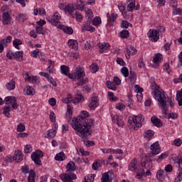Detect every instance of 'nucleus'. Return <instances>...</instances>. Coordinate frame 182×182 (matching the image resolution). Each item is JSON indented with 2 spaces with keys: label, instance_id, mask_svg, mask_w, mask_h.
Wrapping results in <instances>:
<instances>
[{
  "label": "nucleus",
  "instance_id": "obj_23",
  "mask_svg": "<svg viewBox=\"0 0 182 182\" xmlns=\"http://www.w3.org/2000/svg\"><path fill=\"white\" fill-rule=\"evenodd\" d=\"M14 59H16V60H18V62H21V60H23V51L15 52Z\"/></svg>",
  "mask_w": 182,
  "mask_h": 182
},
{
  "label": "nucleus",
  "instance_id": "obj_47",
  "mask_svg": "<svg viewBox=\"0 0 182 182\" xmlns=\"http://www.w3.org/2000/svg\"><path fill=\"white\" fill-rule=\"evenodd\" d=\"M121 73L123 75L124 77H129V69L127 67H123L121 69Z\"/></svg>",
  "mask_w": 182,
  "mask_h": 182
},
{
  "label": "nucleus",
  "instance_id": "obj_38",
  "mask_svg": "<svg viewBox=\"0 0 182 182\" xmlns=\"http://www.w3.org/2000/svg\"><path fill=\"white\" fill-rule=\"evenodd\" d=\"M3 110V114H4L6 117H11V114H9L11 108L9 107H4Z\"/></svg>",
  "mask_w": 182,
  "mask_h": 182
},
{
  "label": "nucleus",
  "instance_id": "obj_2",
  "mask_svg": "<svg viewBox=\"0 0 182 182\" xmlns=\"http://www.w3.org/2000/svg\"><path fill=\"white\" fill-rule=\"evenodd\" d=\"M154 98L158 102V105L162 110L163 114L168 117V119H177L176 113H168V105L171 107L174 106V99L171 97H166V94L163 90H160V87L157 85H153Z\"/></svg>",
  "mask_w": 182,
  "mask_h": 182
},
{
  "label": "nucleus",
  "instance_id": "obj_51",
  "mask_svg": "<svg viewBox=\"0 0 182 182\" xmlns=\"http://www.w3.org/2000/svg\"><path fill=\"white\" fill-rule=\"evenodd\" d=\"M146 173L144 172V169H140L139 171H137V174H136V178H141L143 176H144Z\"/></svg>",
  "mask_w": 182,
  "mask_h": 182
},
{
  "label": "nucleus",
  "instance_id": "obj_10",
  "mask_svg": "<svg viewBox=\"0 0 182 182\" xmlns=\"http://www.w3.org/2000/svg\"><path fill=\"white\" fill-rule=\"evenodd\" d=\"M127 53L125 54L127 60L130 59L131 56H134L137 54V50L133 46H127L125 48Z\"/></svg>",
  "mask_w": 182,
  "mask_h": 182
},
{
  "label": "nucleus",
  "instance_id": "obj_29",
  "mask_svg": "<svg viewBox=\"0 0 182 182\" xmlns=\"http://www.w3.org/2000/svg\"><path fill=\"white\" fill-rule=\"evenodd\" d=\"M60 72L63 75H65V76H69V67L65 65H61Z\"/></svg>",
  "mask_w": 182,
  "mask_h": 182
},
{
  "label": "nucleus",
  "instance_id": "obj_8",
  "mask_svg": "<svg viewBox=\"0 0 182 182\" xmlns=\"http://www.w3.org/2000/svg\"><path fill=\"white\" fill-rule=\"evenodd\" d=\"M161 31V30L160 29H150L148 35H149V41H151V42H157V41H159V39H160V32Z\"/></svg>",
  "mask_w": 182,
  "mask_h": 182
},
{
  "label": "nucleus",
  "instance_id": "obj_25",
  "mask_svg": "<svg viewBox=\"0 0 182 182\" xmlns=\"http://www.w3.org/2000/svg\"><path fill=\"white\" fill-rule=\"evenodd\" d=\"M151 122L154 124V126H156V127H161V121L160 119L157 118V117H152L151 118Z\"/></svg>",
  "mask_w": 182,
  "mask_h": 182
},
{
  "label": "nucleus",
  "instance_id": "obj_48",
  "mask_svg": "<svg viewBox=\"0 0 182 182\" xmlns=\"http://www.w3.org/2000/svg\"><path fill=\"white\" fill-rule=\"evenodd\" d=\"M117 19V14H114V13H112L108 18V22H114Z\"/></svg>",
  "mask_w": 182,
  "mask_h": 182
},
{
  "label": "nucleus",
  "instance_id": "obj_60",
  "mask_svg": "<svg viewBox=\"0 0 182 182\" xmlns=\"http://www.w3.org/2000/svg\"><path fill=\"white\" fill-rule=\"evenodd\" d=\"M116 108L118 110H124L126 109V106L122 103H119L117 105Z\"/></svg>",
  "mask_w": 182,
  "mask_h": 182
},
{
  "label": "nucleus",
  "instance_id": "obj_18",
  "mask_svg": "<svg viewBox=\"0 0 182 182\" xmlns=\"http://www.w3.org/2000/svg\"><path fill=\"white\" fill-rule=\"evenodd\" d=\"M83 102H85V97L80 94L77 95L73 99V103L74 105H79V103H83Z\"/></svg>",
  "mask_w": 182,
  "mask_h": 182
},
{
  "label": "nucleus",
  "instance_id": "obj_6",
  "mask_svg": "<svg viewBox=\"0 0 182 182\" xmlns=\"http://www.w3.org/2000/svg\"><path fill=\"white\" fill-rule=\"evenodd\" d=\"M150 149L151 151V154H146L145 157L150 159V157H153V156H156L161 151V149L160 148V145L159 142L154 143L151 145Z\"/></svg>",
  "mask_w": 182,
  "mask_h": 182
},
{
  "label": "nucleus",
  "instance_id": "obj_20",
  "mask_svg": "<svg viewBox=\"0 0 182 182\" xmlns=\"http://www.w3.org/2000/svg\"><path fill=\"white\" fill-rule=\"evenodd\" d=\"M84 11L86 14L87 21H88V22H92V19H93V12H92V10L87 8Z\"/></svg>",
  "mask_w": 182,
  "mask_h": 182
},
{
  "label": "nucleus",
  "instance_id": "obj_21",
  "mask_svg": "<svg viewBox=\"0 0 182 182\" xmlns=\"http://www.w3.org/2000/svg\"><path fill=\"white\" fill-rule=\"evenodd\" d=\"M24 92H25L26 95H27L28 96H33V95H35L33 87H32L29 85H26Z\"/></svg>",
  "mask_w": 182,
  "mask_h": 182
},
{
  "label": "nucleus",
  "instance_id": "obj_35",
  "mask_svg": "<svg viewBox=\"0 0 182 182\" xmlns=\"http://www.w3.org/2000/svg\"><path fill=\"white\" fill-rule=\"evenodd\" d=\"M56 136V132L55 131H53L52 129H50L48 131V133L45 135V137L46 139H53Z\"/></svg>",
  "mask_w": 182,
  "mask_h": 182
},
{
  "label": "nucleus",
  "instance_id": "obj_43",
  "mask_svg": "<svg viewBox=\"0 0 182 182\" xmlns=\"http://www.w3.org/2000/svg\"><path fill=\"white\" fill-rule=\"evenodd\" d=\"M102 23V19L99 16H96L92 21V25L97 26Z\"/></svg>",
  "mask_w": 182,
  "mask_h": 182
},
{
  "label": "nucleus",
  "instance_id": "obj_9",
  "mask_svg": "<svg viewBox=\"0 0 182 182\" xmlns=\"http://www.w3.org/2000/svg\"><path fill=\"white\" fill-rule=\"evenodd\" d=\"M60 178L63 182H73V180L77 178L76 174L73 173H62L60 175Z\"/></svg>",
  "mask_w": 182,
  "mask_h": 182
},
{
  "label": "nucleus",
  "instance_id": "obj_4",
  "mask_svg": "<svg viewBox=\"0 0 182 182\" xmlns=\"http://www.w3.org/2000/svg\"><path fill=\"white\" fill-rule=\"evenodd\" d=\"M144 122V117H143V115L133 116L130 124L131 126H133L134 130H139L141 126V123Z\"/></svg>",
  "mask_w": 182,
  "mask_h": 182
},
{
  "label": "nucleus",
  "instance_id": "obj_40",
  "mask_svg": "<svg viewBox=\"0 0 182 182\" xmlns=\"http://www.w3.org/2000/svg\"><path fill=\"white\" fill-rule=\"evenodd\" d=\"M101 181L102 182H112V179H110V176L107 173H105L102 175Z\"/></svg>",
  "mask_w": 182,
  "mask_h": 182
},
{
  "label": "nucleus",
  "instance_id": "obj_49",
  "mask_svg": "<svg viewBox=\"0 0 182 182\" xmlns=\"http://www.w3.org/2000/svg\"><path fill=\"white\" fill-rule=\"evenodd\" d=\"M129 36V31L123 30L120 32V38L126 39Z\"/></svg>",
  "mask_w": 182,
  "mask_h": 182
},
{
  "label": "nucleus",
  "instance_id": "obj_24",
  "mask_svg": "<svg viewBox=\"0 0 182 182\" xmlns=\"http://www.w3.org/2000/svg\"><path fill=\"white\" fill-rule=\"evenodd\" d=\"M60 29H61L62 31H63V32L68 33V35H72V33H73V29L69 26H60Z\"/></svg>",
  "mask_w": 182,
  "mask_h": 182
},
{
  "label": "nucleus",
  "instance_id": "obj_13",
  "mask_svg": "<svg viewBox=\"0 0 182 182\" xmlns=\"http://www.w3.org/2000/svg\"><path fill=\"white\" fill-rule=\"evenodd\" d=\"M48 22H50L51 25L56 26V25L60 22V14H59L58 12H55L53 18L51 19H48Z\"/></svg>",
  "mask_w": 182,
  "mask_h": 182
},
{
  "label": "nucleus",
  "instance_id": "obj_62",
  "mask_svg": "<svg viewBox=\"0 0 182 182\" xmlns=\"http://www.w3.org/2000/svg\"><path fill=\"white\" fill-rule=\"evenodd\" d=\"M38 55H39V49H36L31 51L32 58H38Z\"/></svg>",
  "mask_w": 182,
  "mask_h": 182
},
{
  "label": "nucleus",
  "instance_id": "obj_64",
  "mask_svg": "<svg viewBox=\"0 0 182 182\" xmlns=\"http://www.w3.org/2000/svg\"><path fill=\"white\" fill-rule=\"evenodd\" d=\"M182 180V171H179L176 178L175 179V182H181Z\"/></svg>",
  "mask_w": 182,
  "mask_h": 182
},
{
  "label": "nucleus",
  "instance_id": "obj_55",
  "mask_svg": "<svg viewBox=\"0 0 182 182\" xmlns=\"http://www.w3.org/2000/svg\"><path fill=\"white\" fill-rule=\"evenodd\" d=\"M17 132L22 133L25 132V124L20 123L17 127Z\"/></svg>",
  "mask_w": 182,
  "mask_h": 182
},
{
  "label": "nucleus",
  "instance_id": "obj_61",
  "mask_svg": "<svg viewBox=\"0 0 182 182\" xmlns=\"http://www.w3.org/2000/svg\"><path fill=\"white\" fill-rule=\"evenodd\" d=\"M21 171L23 172V173H25V174H28V173H29V166H23L22 167H21Z\"/></svg>",
  "mask_w": 182,
  "mask_h": 182
},
{
  "label": "nucleus",
  "instance_id": "obj_56",
  "mask_svg": "<svg viewBox=\"0 0 182 182\" xmlns=\"http://www.w3.org/2000/svg\"><path fill=\"white\" fill-rule=\"evenodd\" d=\"M6 56L8 59H10L11 60H12V59H15V54L12 50L9 51L6 53Z\"/></svg>",
  "mask_w": 182,
  "mask_h": 182
},
{
  "label": "nucleus",
  "instance_id": "obj_16",
  "mask_svg": "<svg viewBox=\"0 0 182 182\" xmlns=\"http://www.w3.org/2000/svg\"><path fill=\"white\" fill-rule=\"evenodd\" d=\"M98 46L100 48V53H104L105 50H108V49H110V45L108 43H100L98 44Z\"/></svg>",
  "mask_w": 182,
  "mask_h": 182
},
{
  "label": "nucleus",
  "instance_id": "obj_26",
  "mask_svg": "<svg viewBox=\"0 0 182 182\" xmlns=\"http://www.w3.org/2000/svg\"><path fill=\"white\" fill-rule=\"evenodd\" d=\"M34 15H40L41 16H46V12L45 11V9H34Z\"/></svg>",
  "mask_w": 182,
  "mask_h": 182
},
{
  "label": "nucleus",
  "instance_id": "obj_44",
  "mask_svg": "<svg viewBox=\"0 0 182 182\" xmlns=\"http://www.w3.org/2000/svg\"><path fill=\"white\" fill-rule=\"evenodd\" d=\"M90 69L92 72V73H96V72H97V70H99V66H97V64L94 63L90 66Z\"/></svg>",
  "mask_w": 182,
  "mask_h": 182
},
{
  "label": "nucleus",
  "instance_id": "obj_45",
  "mask_svg": "<svg viewBox=\"0 0 182 182\" xmlns=\"http://www.w3.org/2000/svg\"><path fill=\"white\" fill-rule=\"evenodd\" d=\"M95 181V175L90 174L85 177V182H93Z\"/></svg>",
  "mask_w": 182,
  "mask_h": 182
},
{
  "label": "nucleus",
  "instance_id": "obj_37",
  "mask_svg": "<svg viewBox=\"0 0 182 182\" xmlns=\"http://www.w3.org/2000/svg\"><path fill=\"white\" fill-rule=\"evenodd\" d=\"M154 136V131L149 129L144 134V136L146 139H150Z\"/></svg>",
  "mask_w": 182,
  "mask_h": 182
},
{
  "label": "nucleus",
  "instance_id": "obj_46",
  "mask_svg": "<svg viewBox=\"0 0 182 182\" xmlns=\"http://www.w3.org/2000/svg\"><path fill=\"white\" fill-rule=\"evenodd\" d=\"M27 180L28 182H35V172L33 171H30Z\"/></svg>",
  "mask_w": 182,
  "mask_h": 182
},
{
  "label": "nucleus",
  "instance_id": "obj_53",
  "mask_svg": "<svg viewBox=\"0 0 182 182\" xmlns=\"http://www.w3.org/2000/svg\"><path fill=\"white\" fill-rule=\"evenodd\" d=\"M168 155L167 154V153H163L161 154L159 157L158 159H156V161L158 163H160V161H161L163 160V159H166V157L168 156Z\"/></svg>",
  "mask_w": 182,
  "mask_h": 182
},
{
  "label": "nucleus",
  "instance_id": "obj_1",
  "mask_svg": "<svg viewBox=\"0 0 182 182\" xmlns=\"http://www.w3.org/2000/svg\"><path fill=\"white\" fill-rule=\"evenodd\" d=\"M89 112L82 111L81 115L75 119H73L71 126L75 131L76 134L82 137V140H87L92 136V127L93 126V119H87Z\"/></svg>",
  "mask_w": 182,
  "mask_h": 182
},
{
  "label": "nucleus",
  "instance_id": "obj_33",
  "mask_svg": "<svg viewBox=\"0 0 182 182\" xmlns=\"http://www.w3.org/2000/svg\"><path fill=\"white\" fill-rule=\"evenodd\" d=\"M162 59H163V55H161V54L160 53H158L155 55L152 62H154V63H159V62H161Z\"/></svg>",
  "mask_w": 182,
  "mask_h": 182
},
{
  "label": "nucleus",
  "instance_id": "obj_42",
  "mask_svg": "<svg viewBox=\"0 0 182 182\" xmlns=\"http://www.w3.org/2000/svg\"><path fill=\"white\" fill-rule=\"evenodd\" d=\"M13 45L16 49H19V45H22V41L21 39L16 38L13 41Z\"/></svg>",
  "mask_w": 182,
  "mask_h": 182
},
{
  "label": "nucleus",
  "instance_id": "obj_34",
  "mask_svg": "<svg viewBox=\"0 0 182 182\" xmlns=\"http://www.w3.org/2000/svg\"><path fill=\"white\" fill-rule=\"evenodd\" d=\"M73 18H75L76 21L78 22H82L83 20V16H82V14L78 11H76L75 14L73 15Z\"/></svg>",
  "mask_w": 182,
  "mask_h": 182
},
{
  "label": "nucleus",
  "instance_id": "obj_31",
  "mask_svg": "<svg viewBox=\"0 0 182 182\" xmlns=\"http://www.w3.org/2000/svg\"><path fill=\"white\" fill-rule=\"evenodd\" d=\"M176 100L179 106H182V88L176 92Z\"/></svg>",
  "mask_w": 182,
  "mask_h": 182
},
{
  "label": "nucleus",
  "instance_id": "obj_7",
  "mask_svg": "<svg viewBox=\"0 0 182 182\" xmlns=\"http://www.w3.org/2000/svg\"><path fill=\"white\" fill-rule=\"evenodd\" d=\"M4 103L7 105V106H11L13 110L18 109V102H16V98L14 96L6 97Z\"/></svg>",
  "mask_w": 182,
  "mask_h": 182
},
{
  "label": "nucleus",
  "instance_id": "obj_22",
  "mask_svg": "<svg viewBox=\"0 0 182 182\" xmlns=\"http://www.w3.org/2000/svg\"><path fill=\"white\" fill-rule=\"evenodd\" d=\"M67 168V173H70L72 171H75L76 170V166H75V162L70 161L66 166Z\"/></svg>",
  "mask_w": 182,
  "mask_h": 182
},
{
  "label": "nucleus",
  "instance_id": "obj_63",
  "mask_svg": "<svg viewBox=\"0 0 182 182\" xmlns=\"http://www.w3.org/2000/svg\"><path fill=\"white\" fill-rule=\"evenodd\" d=\"M170 6L176 9V8H177V0H171L170 2Z\"/></svg>",
  "mask_w": 182,
  "mask_h": 182
},
{
  "label": "nucleus",
  "instance_id": "obj_27",
  "mask_svg": "<svg viewBox=\"0 0 182 182\" xmlns=\"http://www.w3.org/2000/svg\"><path fill=\"white\" fill-rule=\"evenodd\" d=\"M128 2H129V4L127 7V11H128V12H132L133 9L136 8V4H134L135 0H128Z\"/></svg>",
  "mask_w": 182,
  "mask_h": 182
},
{
  "label": "nucleus",
  "instance_id": "obj_12",
  "mask_svg": "<svg viewBox=\"0 0 182 182\" xmlns=\"http://www.w3.org/2000/svg\"><path fill=\"white\" fill-rule=\"evenodd\" d=\"M101 151L104 154H123V150L121 149H102Z\"/></svg>",
  "mask_w": 182,
  "mask_h": 182
},
{
  "label": "nucleus",
  "instance_id": "obj_58",
  "mask_svg": "<svg viewBox=\"0 0 182 182\" xmlns=\"http://www.w3.org/2000/svg\"><path fill=\"white\" fill-rule=\"evenodd\" d=\"M114 120H116L117 124L118 126H122V120L120 119V117H118L117 114L113 116Z\"/></svg>",
  "mask_w": 182,
  "mask_h": 182
},
{
  "label": "nucleus",
  "instance_id": "obj_39",
  "mask_svg": "<svg viewBox=\"0 0 182 182\" xmlns=\"http://www.w3.org/2000/svg\"><path fill=\"white\" fill-rule=\"evenodd\" d=\"M128 76L132 81L136 82V80H137V75H136V73L133 70L129 71V75Z\"/></svg>",
  "mask_w": 182,
  "mask_h": 182
},
{
  "label": "nucleus",
  "instance_id": "obj_17",
  "mask_svg": "<svg viewBox=\"0 0 182 182\" xmlns=\"http://www.w3.org/2000/svg\"><path fill=\"white\" fill-rule=\"evenodd\" d=\"M137 159H133L129 164V170L130 171H137Z\"/></svg>",
  "mask_w": 182,
  "mask_h": 182
},
{
  "label": "nucleus",
  "instance_id": "obj_19",
  "mask_svg": "<svg viewBox=\"0 0 182 182\" xmlns=\"http://www.w3.org/2000/svg\"><path fill=\"white\" fill-rule=\"evenodd\" d=\"M68 45L70 49H74L75 50H77L79 48V44L76 40H69Z\"/></svg>",
  "mask_w": 182,
  "mask_h": 182
},
{
  "label": "nucleus",
  "instance_id": "obj_41",
  "mask_svg": "<svg viewBox=\"0 0 182 182\" xmlns=\"http://www.w3.org/2000/svg\"><path fill=\"white\" fill-rule=\"evenodd\" d=\"M65 11L68 12V14H70V15H73L72 14V12L75 11V7H73V5L72 4H68L65 7Z\"/></svg>",
  "mask_w": 182,
  "mask_h": 182
},
{
  "label": "nucleus",
  "instance_id": "obj_52",
  "mask_svg": "<svg viewBox=\"0 0 182 182\" xmlns=\"http://www.w3.org/2000/svg\"><path fill=\"white\" fill-rule=\"evenodd\" d=\"M11 42H12V36H9L6 39L4 38L1 41V43H4V45L5 43H11Z\"/></svg>",
  "mask_w": 182,
  "mask_h": 182
},
{
  "label": "nucleus",
  "instance_id": "obj_50",
  "mask_svg": "<svg viewBox=\"0 0 182 182\" xmlns=\"http://www.w3.org/2000/svg\"><path fill=\"white\" fill-rule=\"evenodd\" d=\"M24 153L26 154L32 153V146L31 145H26L24 147Z\"/></svg>",
  "mask_w": 182,
  "mask_h": 182
},
{
  "label": "nucleus",
  "instance_id": "obj_57",
  "mask_svg": "<svg viewBox=\"0 0 182 182\" xmlns=\"http://www.w3.org/2000/svg\"><path fill=\"white\" fill-rule=\"evenodd\" d=\"M24 79L26 82H32V76H30L28 72L24 73Z\"/></svg>",
  "mask_w": 182,
  "mask_h": 182
},
{
  "label": "nucleus",
  "instance_id": "obj_5",
  "mask_svg": "<svg viewBox=\"0 0 182 182\" xmlns=\"http://www.w3.org/2000/svg\"><path fill=\"white\" fill-rule=\"evenodd\" d=\"M42 157H43V152L41 150H36L31 154V159L37 166H42V161H41Z\"/></svg>",
  "mask_w": 182,
  "mask_h": 182
},
{
  "label": "nucleus",
  "instance_id": "obj_59",
  "mask_svg": "<svg viewBox=\"0 0 182 182\" xmlns=\"http://www.w3.org/2000/svg\"><path fill=\"white\" fill-rule=\"evenodd\" d=\"M14 161L16 163H21L22 160H23V156H13Z\"/></svg>",
  "mask_w": 182,
  "mask_h": 182
},
{
  "label": "nucleus",
  "instance_id": "obj_36",
  "mask_svg": "<svg viewBox=\"0 0 182 182\" xmlns=\"http://www.w3.org/2000/svg\"><path fill=\"white\" fill-rule=\"evenodd\" d=\"M106 85L108 87V89H110L111 90H116L117 89L116 85H114V82L111 81H107Z\"/></svg>",
  "mask_w": 182,
  "mask_h": 182
},
{
  "label": "nucleus",
  "instance_id": "obj_54",
  "mask_svg": "<svg viewBox=\"0 0 182 182\" xmlns=\"http://www.w3.org/2000/svg\"><path fill=\"white\" fill-rule=\"evenodd\" d=\"M19 22H25L26 21V15L25 14H18L17 16Z\"/></svg>",
  "mask_w": 182,
  "mask_h": 182
},
{
  "label": "nucleus",
  "instance_id": "obj_30",
  "mask_svg": "<svg viewBox=\"0 0 182 182\" xmlns=\"http://www.w3.org/2000/svg\"><path fill=\"white\" fill-rule=\"evenodd\" d=\"M55 159L57 161H63L66 159V156H65V153L61 151L56 154Z\"/></svg>",
  "mask_w": 182,
  "mask_h": 182
},
{
  "label": "nucleus",
  "instance_id": "obj_3",
  "mask_svg": "<svg viewBox=\"0 0 182 182\" xmlns=\"http://www.w3.org/2000/svg\"><path fill=\"white\" fill-rule=\"evenodd\" d=\"M68 77L73 80H75V79H77V80L82 79V77H85V70H83V68L77 66L73 74H68Z\"/></svg>",
  "mask_w": 182,
  "mask_h": 182
},
{
  "label": "nucleus",
  "instance_id": "obj_32",
  "mask_svg": "<svg viewBox=\"0 0 182 182\" xmlns=\"http://www.w3.org/2000/svg\"><path fill=\"white\" fill-rule=\"evenodd\" d=\"M15 81L14 80H11L6 85V87L8 90H14L15 89Z\"/></svg>",
  "mask_w": 182,
  "mask_h": 182
},
{
  "label": "nucleus",
  "instance_id": "obj_14",
  "mask_svg": "<svg viewBox=\"0 0 182 182\" xmlns=\"http://www.w3.org/2000/svg\"><path fill=\"white\" fill-rule=\"evenodd\" d=\"M90 22L92 21L87 20V22L82 27V32H85V31H87L88 32H95V27L90 26Z\"/></svg>",
  "mask_w": 182,
  "mask_h": 182
},
{
  "label": "nucleus",
  "instance_id": "obj_15",
  "mask_svg": "<svg viewBox=\"0 0 182 182\" xmlns=\"http://www.w3.org/2000/svg\"><path fill=\"white\" fill-rule=\"evenodd\" d=\"M2 19L4 25H9L11 23V14L8 12H4L2 14Z\"/></svg>",
  "mask_w": 182,
  "mask_h": 182
},
{
  "label": "nucleus",
  "instance_id": "obj_11",
  "mask_svg": "<svg viewBox=\"0 0 182 182\" xmlns=\"http://www.w3.org/2000/svg\"><path fill=\"white\" fill-rule=\"evenodd\" d=\"M97 106H99V99L97 97H92L90 102L88 104V107L90 110H95Z\"/></svg>",
  "mask_w": 182,
  "mask_h": 182
},
{
  "label": "nucleus",
  "instance_id": "obj_28",
  "mask_svg": "<svg viewBox=\"0 0 182 182\" xmlns=\"http://www.w3.org/2000/svg\"><path fill=\"white\" fill-rule=\"evenodd\" d=\"M164 170H159L156 173V178H158L159 181H164Z\"/></svg>",
  "mask_w": 182,
  "mask_h": 182
}]
</instances>
